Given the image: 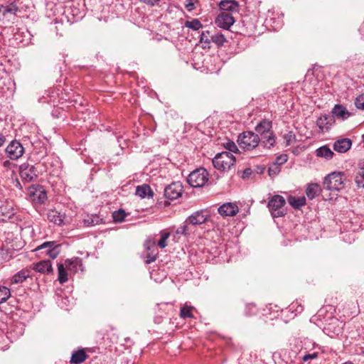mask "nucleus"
<instances>
[{
	"label": "nucleus",
	"instance_id": "obj_2",
	"mask_svg": "<svg viewBox=\"0 0 364 364\" xmlns=\"http://www.w3.org/2000/svg\"><path fill=\"white\" fill-rule=\"evenodd\" d=\"M259 136L252 132H244L238 136L240 147L245 151H252L259 146Z\"/></svg>",
	"mask_w": 364,
	"mask_h": 364
},
{
	"label": "nucleus",
	"instance_id": "obj_10",
	"mask_svg": "<svg viewBox=\"0 0 364 364\" xmlns=\"http://www.w3.org/2000/svg\"><path fill=\"white\" fill-rule=\"evenodd\" d=\"M215 23L218 27L228 30L233 25L235 19L231 14L223 12L217 16Z\"/></svg>",
	"mask_w": 364,
	"mask_h": 364
},
{
	"label": "nucleus",
	"instance_id": "obj_53",
	"mask_svg": "<svg viewBox=\"0 0 364 364\" xmlns=\"http://www.w3.org/2000/svg\"><path fill=\"white\" fill-rule=\"evenodd\" d=\"M9 164V161H6L4 162V166H6Z\"/></svg>",
	"mask_w": 364,
	"mask_h": 364
},
{
	"label": "nucleus",
	"instance_id": "obj_50",
	"mask_svg": "<svg viewBox=\"0 0 364 364\" xmlns=\"http://www.w3.org/2000/svg\"><path fill=\"white\" fill-rule=\"evenodd\" d=\"M141 2H144L146 4H149L150 6H154L156 4H157L159 0H139Z\"/></svg>",
	"mask_w": 364,
	"mask_h": 364
},
{
	"label": "nucleus",
	"instance_id": "obj_43",
	"mask_svg": "<svg viewBox=\"0 0 364 364\" xmlns=\"http://www.w3.org/2000/svg\"><path fill=\"white\" fill-rule=\"evenodd\" d=\"M355 105L357 108L364 109V93L355 99Z\"/></svg>",
	"mask_w": 364,
	"mask_h": 364
},
{
	"label": "nucleus",
	"instance_id": "obj_29",
	"mask_svg": "<svg viewBox=\"0 0 364 364\" xmlns=\"http://www.w3.org/2000/svg\"><path fill=\"white\" fill-rule=\"evenodd\" d=\"M102 218H101L99 215L95 214L87 215V218L83 220V223L85 225L89 227L98 225L102 222Z\"/></svg>",
	"mask_w": 364,
	"mask_h": 364
},
{
	"label": "nucleus",
	"instance_id": "obj_3",
	"mask_svg": "<svg viewBox=\"0 0 364 364\" xmlns=\"http://www.w3.org/2000/svg\"><path fill=\"white\" fill-rule=\"evenodd\" d=\"M235 157L230 152L218 153L213 159V164L215 168L220 171H228L235 163Z\"/></svg>",
	"mask_w": 364,
	"mask_h": 364
},
{
	"label": "nucleus",
	"instance_id": "obj_39",
	"mask_svg": "<svg viewBox=\"0 0 364 364\" xmlns=\"http://www.w3.org/2000/svg\"><path fill=\"white\" fill-rule=\"evenodd\" d=\"M126 213L124 210L119 209L112 213L113 219L115 222H122L126 217Z\"/></svg>",
	"mask_w": 364,
	"mask_h": 364
},
{
	"label": "nucleus",
	"instance_id": "obj_37",
	"mask_svg": "<svg viewBox=\"0 0 364 364\" xmlns=\"http://www.w3.org/2000/svg\"><path fill=\"white\" fill-rule=\"evenodd\" d=\"M193 307L188 306L187 305L183 306L181 308L180 316L183 318H193V315L191 312Z\"/></svg>",
	"mask_w": 364,
	"mask_h": 364
},
{
	"label": "nucleus",
	"instance_id": "obj_26",
	"mask_svg": "<svg viewBox=\"0 0 364 364\" xmlns=\"http://www.w3.org/2000/svg\"><path fill=\"white\" fill-rule=\"evenodd\" d=\"M287 201L289 205L295 209H299L306 204V198L304 196L296 198L295 196H289L287 198Z\"/></svg>",
	"mask_w": 364,
	"mask_h": 364
},
{
	"label": "nucleus",
	"instance_id": "obj_5",
	"mask_svg": "<svg viewBox=\"0 0 364 364\" xmlns=\"http://www.w3.org/2000/svg\"><path fill=\"white\" fill-rule=\"evenodd\" d=\"M285 203V199L279 195H275L269 200L268 202V208L273 218H278L284 215L285 213L282 208Z\"/></svg>",
	"mask_w": 364,
	"mask_h": 364
},
{
	"label": "nucleus",
	"instance_id": "obj_36",
	"mask_svg": "<svg viewBox=\"0 0 364 364\" xmlns=\"http://www.w3.org/2000/svg\"><path fill=\"white\" fill-rule=\"evenodd\" d=\"M10 296V289L6 287L0 286V304L6 301Z\"/></svg>",
	"mask_w": 364,
	"mask_h": 364
},
{
	"label": "nucleus",
	"instance_id": "obj_17",
	"mask_svg": "<svg viewBox=\"0 0 364 364\" xmlns=\"http://www.w3.org/2000/svg\"><path fill=\"white\" fill-rule=\"evenodd\" d=\"M352 145L349 139H342L336 141L333 144V149L339 153H345L350 149Z\"/></svg>",
	"mask_w": 364,
	"mask_h": 364
},
{
	"label": "nucleus",
	"instance_id": "obj_20",
	"mask_svg": "<svg viewBox=\"0 0 364 364\" xmlns=\"http://www.w3.org/2000/svg\"><path fill=\"white\" fill-rule=\"evenodd\" d=\"M332 114L333 116L343 120L348 119L350 116V113L341 105H336L332 109Z\"/></svg>",
	"mask_w": 364,
	"mask_h": 364
},
{
	"label": "nucleus",
	"instance_id": "obj_56",
	"mask_svg": "<svg viewBox=\"0 0 364 364\" xmlns=\"http://www.w3.org/2000/svg\"><path fill=\"white\" fill-rule=\"evenodd\" d=\"M0 13H2V11H0Z\"/></svg>",
	"mask_w": 364,
	"mask_h": 364
},
{
	"label": "nucleus",
	"instance_id": "obj_51",
	"mask_svg": "<svg viewBox=\"0 0 364 364\" xmlns=\"http://www.w3.org/2000/svg\"><path fill=\"white\" fill-rule=\"evenodd\" d=\"M252 174V170L251 168H246L243 171L242 178H247L249 177Z\"/></svg>",
	"mask_w": 364,
	"mask_h": 364
},
{
	"label": "nucleus",
	"instance_id": "obj_54",
	"mask_svg": "<svg viewBox=\"0 0 364 364\" xmlns=\"http://www.w3.org/2000/svg\"><path fill=\"white\" fill-rule=\"evenodd\" d=\"M343 364H354V363L351 361H347V362L343 363Z\"/></svg>",
	"mask_w": 364,
	"mask_h": 364
},
{
	"label": "nucleus",
	"instance_id": "obj_18",
	"mask_svg": "<svg viewBox=\"0 0 364 364\" xmlns=\"http://www.w3.org/2000/svg\"><path fill=\"white\" fill-rule=\"evenodd\" d=\"M20 1L17 0L14 2L7 5L6 6H1L0 7V11H2L3 15H5L7 13H11L14 15H17L18 12L21 11V8L20 7Z\"/></svg>",
	"mask_w": 364,
	"mask_h": 364
},
{
	"label": "nucleus",
	"instance_id": "obj_41",
	"mask_svg": "<svg viewBox=\"0 0 364 364\" xmlns=\"http://www.w3.org/2000/svg\"><path fill=\"white\" fill-rule=\"evenodd\" d=\"M256 307L252 304H249L246 305L245 310V314L246 316H251L256 314Z\"/></svg>",
	"mask_w": 364,
	"mask_h": 364
},
{
	"label": "nucleus",
	"instance_id": "obj_45",
	"mask_svg": "<svg viewBox=\"0 0 364 364\" xmlns=\"http://www.w3.org/2000/svg\"><path fill=\"white\" fill-rule=\"evenodd\" d=\"M225 148L231 152L237 153L238 148L233 141H229L226 144Z\"/></svg>",
	"mask_w": 364,
	"mask_h": 364
},
{
	"label": "nucleus",
	"instance_id": "obj_32",
	"mask_svg": "<svg viewBox=\"0 0 364 364\" xmlns=\"http://www.w3.org/2000/svg\"><path fill=\"white\" fill-rule=\"evenodd\" d=\"M58 281L60 284L65 283L68 278L67 272L63 264H58Z\"/></svg>",
	"mask_w": 364,
	"mask_h": 364
},
{
	"label": "nucleus",
	"instance_id": "obj_42",
	"mask_svg": "<svg viewBox=\"0 0 364 364\" xmlns=\"http://www.w3.org/2000/svg\"><path fill=\"white\" fill-rule=\"evenodd\" d=\"M279 171H280V168L277 164H273L268 169L269 175L271 177H274V176H277L279 173Z\"/></svg>",
	"mask_w": 364,
	"mask_h": 364
},
{
	"label": "nucleus",
	"instance_id": "obj_8",
	"mask_svg": "<svg viewBox=\"0 0 364 364\" xmlns=\"http://www.w3.org/2000/svg\"><path fill=\"white\" fill-rule=\"evenodd\" d=\"M6 152L10 159L16 160L23 155L24 148L19 141L14 140L7 146Z\"/></svg>",
	"mask_w": 364,
	"mask_h": 364
},
{
	"label": "nucleus",
	"instance_id": "obj_25",
	"mask_svg": "<svg viewBox=\"0 0 364 364\" xmlns=\"http://www.w3.org/2000/svg\"><path fill=\"white\" fill-rule=\"evenodd\" d=\"M316 155L318 157L329 160L333 158L334 153L326 145L322 146L316 150Z\"/></svg>",
	"mask_w": 364,
	"mask_h": 364
},
{
	"label": "nucleus",
	"instance_id": "obj_1",
	"mask_svg": "<svg viewBox=\"0 0 364 364\" xmlns=\"http://www.w3.org/2000/svg\"><path fill=\"white\" fill-rule=\"evenodd\" d=\"M346 177L342 172H332L326 176L323 186L329 191H340L344 188Z\"/></svg>",
	"mask_w": 364,
	"mask_h": 364
},
{
	"label": "nucleus",
	"instance_id": "obj_31",
	"mask_svg": "<svg viewBox=\"0 0 364 364\" xmlns=\"http://www.w3.org/2000/svg\"><path fill=\"white\" fill-rule=\"evenodd\" d=\"M151 193V190L148 185H142V186H138L136 187L135 194L137 196H139L141 198H144L146 196H149Z\"/></svg>",
	"mask_w": 364,
	"mask_h": 364
},
{
	"label": "nucleus",
	"instance_id": "obj_28",
	"mask_svg": "<svg viewBox=\"0 0 364 364\" xmlns=\"http://www.w3.org/2000/svg\"><path fill=\"white\" fill-rule=\"evenodd\" d=\"M65 264L67 266H68L70 269L73 270L75 272H77L78 269H80L81 271L83 270L82 268V259L78 257H75L70 259H68L65 261Z\"/></svg>",
	"mask_w": 364,
	"mask_h": 364
},
{
	"label": "nucleus",
	"instance_id": "obj_33",
	"mask_svg": "<svg viewBox=\"0 0 364 364\" xmlns=\"http://www.w3.org/2000/svg\"><path fill=\"white\" fill-rule=\"evenodd\" d=\"M226 41L225 37L221 33L211 34V42H213L218 46H223Z\"/></svg>",
	"mask_w": 364,
	"mask_h": 364
},
{
	"label": "nucleus",
	"instance_id": "obj_44",
	"mask_svg": "<svg viewBox=\"0 0 364 364\" xmlns=\"http://www.w3.org/2000/svg\"><path fill=\"white\" fill-rule=\"evenodd\" d=\"M284 139L286 142V145L289 146L295 139V135L291 132H289L284 135Z\"/></svg>",
	"mask_w": 364,
	"mask_h": 364
},
{
	"label": "nucleus",
	"instance_id": "obj_27",
	"mask_svg": "<svg viewBox=\"0 0 364 364\" xmlns=\"http://www.w3.org/2000/svg\"><path fill=\"white\" fill-rule=\"evenodd\" d=\"M87 355L85 352L84 350H79L77 351L74 352L72 354L71 358H70V363H75V364H80L82 363L87 358Z\"/></svg>",
	"mask_w": 364,
	"mask_h": 364
},
{
	"label": "nucleus",
	"instance_id": "obj_16",
	"mask_svg": "<svg viewBox=\"0 0 364 364\" xmlns=\"http://www.w3.org/2000/svg\"><path fill=\"white\" fill-rule=\"evenodd\" d=\"M33 269L42 274H49L53 272L52 264L50 260H42L33 264Z\"/></svg>",
	"mask_w": 364,
	"mask_h": 364
},
{
	"label": "nucleus",
	"instance_id": "obj_11",
	"mask_svg": "<svg viewBox=\"0 0 364 364\" xmlns=\"http://www.w3.org/2000/svg\"><path fill=\"white\" fill-rule=\"evenodd\" d=\"M156 241L154 239L148 238L144 242V247L147 250L146 255V264H150L154 262L158 255V252H155Z\"/></svg>",
	"mask_w": 364,
	"mask_h": 364
},
{
	"label": "nucleus",
	"instance_id": "obj_40",
	"mask_svg": "<svg viewBox=\"0 0 364 364\" xmlns=\"http://www.w3.org/2000/svg\"><path fill=\"white\" fill-rule=\"evenodd\" d=\"M170 236L169 232H161V238L159 240L157 245L161 249H164L167 246V240Z\"/></svg>",
	"mask_w": 364,
	"mask_h": 364
},
{
	"label": "nucleus",
	"instance_id": "obj_49",
	"mask_svg": "<svg viewBox=\"0 0 364 364\" xmlns=\"http://www.w3.org/2000/svg\"><path fill=\"white\" fill-rule=\"evenodd\" d=\"M318 353H313L306 354L303 357V360L304 361H308L310 359L316 358L318 357Z\"/></svg>",
	"mask_w": 364,
	"mask_h": 364
},
{
	"label": "nucleus",
	"instance_id": "obj_46",
	"mask_svg": "<svg viewBox=\"0 0 364 364\" xmlns=\"http://www.w3.org/2000/svg\"><path fill=\"white\" fill-rule=\"evenodd\" d=\"M287 155L282 154L276 159V162L274 164H277L279 166V165L284 164L287 161Z\"/></svg>",
	"mask_w": 364,
	"mask_h": 364
},
{
	"label": "nucleus",
	"instance_id": "obj_55",
	"mask_svg": "<svg viewBox=\"0 0 364 364\" xmlns=\"http://www.w3.org/2000/svg\"><path fill=\"white\" fill-rule=\"evenodd\" d=\"M0 13H2V11H0Z\"/></svg>",
	"mask_w": 364,
	"mask_h": 364
},
{
	"label": "nucleus",
	"instance_id": "obj_34",
	"mask_svg": "<svg viewBox=\"0 0 364 364\" xmlns=\"http://www.w3.org/2000/svg\"><path fill=\"white\" fill-rule=\"evenodd\" d=\"M184 25L186 28L193 31H198L203 27V24L197 18L193 19L192 21H186Z\"/></svg>",
	"mask_w": 364,
	"mask_h": 364
},
{
	"label": "nucleus",
	"instance_id": "obj_9",
	"mask_svg": "<svg viewBox=\"0 0 364 364\" xmlns=\"http://www.w3.org/2000/svg\"><path fill=\"white\" fill-rule=\"evenodd\" d=\"M183 192V186L180 182H174L167 186L164 189V196L169 200H176Z\"/></svg>",
	"mask_w": 364,
	"mask_h": 364
},
{
	"label": "nucleus",
	"instance_id": "obj_13",
	"mask_svg": "<svg viewBox=\"0 0 364 364\" xmlns=\"http://www.w3.org/2000/svg\"><path fill=\"white\" fill-rule=\"evenodd\" d=\"M208 220V215L205 214L204 211L200 210L196 211L190 215L186 220V223H188L193 225H201L205 223Z\"/></svg>",
	"mask_w": 364,
	"mask_h": 364
},
{
	"label": "nucleus",
	"instance_id": "obj_48",
	"mask_svg": "<svg viewBox=\"0 0 364 364\" xmlns=\"http://www.w3.org/2000/svg\"><path fill=\"white\" fill-rule=\"evenodd\" d=\"M196 0H186L185 4V7L189 11H192L194 9L195 2Z\"/></svg>",
	"mask_w": 364,
	"mask_h": 364
},
{
	"label": "nucleus",
	"instance_id": "obj_30",
	"mask_svg": "<svg viewBox=\"0 0 364 364\" xmlns=\"http://www.w3.org/2000/svg\"><path fill=\"white\" fill-rule=\"evenodd\" d=\"M320 188L318 184L311 183L307 187L306 194L309 199L312 200L318 194Z\"/></svg>",
	"mask_w": 364,
	"mask_h": 364
},
{
	"label": "nucleus",
	"instance_id": "obj_21",
	"mask_svg": "<svg viewBox=\"0 0 364 364\" xmlns=\"http://www.w3.org/2000/svg\"><path fill=\"white\" fill-rule=\"evenodd\" d=\"M31 271L28 269H23L15 274L11 279V284H20L23 282L30 277Z\"/></svg>",
	"mask_w": 364,
	"mask_h": 364
},
{
	"label": "nucleus",
	"instance_id": "obj_24",
	"mask_svg": "<svg viewBox=\"0 0 364 364\" xmlns=\"http://www.w3.org/2000/svg\"><path fill=\"white\" fill-rule=\"evenodd\" d=\"M271 128L272 122L270 121L262 120L256 126L255 130L259 136H262V135H264L267 132H272Z\"/></svg>",
	"mask_w": 364,
	"mask_h": 364
},
{
	"label": "nucleus",
	"instance_id": "obj_52",
	"mask_svg": "<svg viewBox=\"0 0 364 364\" xmlns=\"http://www.w3.org/2000/svg\"><path fill=\"white\" fill-rule=\"evenodd\" d=\"M6 141V136L5 135L0 132V147L5 143Z\"/></svg>",
	"mask_w": 364,
	"mask_h": 364
},
{
	"label": "nucleus",
	"instance_id": "obj_7",
	"mask_svg": "<svg viewBox=\"0 0 364 364\" xmlns=\"http://www.w3.org/2000/svg\"><path fill=\"white\" fill-rule=\"evenodd\" d=\"M30 199L35 203H43L47 200L46 190L42 186H31L28 189Z\"/></svg>",
	"mask_w": 364,
	"mask_h": 364
},
{
	"label": "nucleus",
	"instance_id": "obj_12",
	"mask_svg": "<svg viewBox=\"0 0 364 364\" xmlns=\"http://www.w3.org/2000/svg\"><path fill=\"white\" fill-rule=\"evenodd\" d=\"M46 249V254L52 259H55L60 253L59 245L55 241L45 242L38 246L36 250Z\"/></svg>",
	"mask_w": 364,
	"mask_h": 364
},
{
	"label": "nucleus",
	"instance_id": "obj_23",
	"mask_svg": "<svg viewBox=\"0 0 364 364\" xmlns=\"http://www.w3.org/2000/svg\"><path fill=\"white\" fill-rule=\"evenodd\" d=\"M220 9L223 11H236L239 4L235 0H223L219 4Z\"/></svg>",
	"mask_w": 364,
	"mask_h": 364
},
{
	"label": "nucleus",
	"instance_id": "obj_6",
	"mask_svg": "<svg viewBox=\"0 0 364 364\" xmlns=\"http://www.w3.org/2000/svg\"><path fill=\"white\" fill-rule=\"evenodd\" d=\"M19 173L22 181L26 183L36 181L38 176V172L35 166L28 163H23L20 166Z\"/></svg>",
	"mask_w": 364,
	"mask_h": 364
},
{
	"label": "nucleus",
	"instance_id": "obj_15",
	"mask_svg": "<svg viewBox=\"0 0 364 364\" xmlns=\"http://www.w3.org/2000/svg\"><path fill=\"white\" fill-rule=\"evenodd\" d=\"M333 122V116L323 115L317 119L316 124L321 131L324 132L328 131Z\"/></svg>",
	"mask_w": 364,
	"mask_h": 364
},
{
	"label": "nucleus",
	"instance_id": "obj_19",
	"mask_svg": "<svg viewBox=\"0 0 364 364\" xmlns=\"http://www.w3.org/2000/svg\"><path fill=\"white\" fill-rule=\"evenodd\" d=\"M259 143L264 148L270 149L275 144V136L273 132H267L262 136H259Z\"/></svg>",
	"mask_w": 364,
	"mask_h": 364
},
{
	"label": "nucleus",
	"instance_id": "obj_35",
	"mask_svg": "<svg viewBox=\"0 0 364 364\" xmlns=\"http://www.w3.org/2000/svg\"><path fill=\"white\" fill-rule=\"evenodd\" d=\"M355 181L358 187L364 188V167L358 169Z\"/></svg>",
	"mask_w": 364,
	"mask_h": 364
},
{
	"label": "nucleus",
	"instance_id": "obj_4",
	"mask_svg": "<svg viewBox=\"0 0 364 364\" xmlns=\"http://www.w3.org/2000/svg\"><path fill=\"white\" fill-rule=\"evenodd\" d=\"M208 176L209 174L206 169L197 168L188 175L187 182L193 188H200L208 183Z\"/></svg>",
	"mask_w": 364,
	"mask_h": 364
},
{
	"label": "nucleus",
	"instance_id": "obj_47",
	"mask_svg": "<svg viewBox=\"0 0 364 364\" xmlns=\"http://www.w3.org/2000/svg\"><path fill=\"white\" fill-rule=\"evenodd\" d=\"M188 233V225L184 224L181 225L176 230V234L178 235H186Z\"/></svg>",
	"mask_w": 364,
	"mask_h": 364
},
{
	"label": "nucleus",
	"instance_id": "obj_22",
	"mask_svg": "<svg viewBox=\"0 0 364 364\" xmlns=\"http://www.w3.org/2000/svg\"><path fill=\"white\" fill-rule=\"evenodd\" d=\"M47 218L50 222L60 225L63 223L64 215L55 210H50L48 212Z\"/></svg>",
	"mask_w": 364,
	"mask_h": 364
},
{
	"label": "nucleus",
	"instance_id": "obj_14",
	"mask_svg": "<svg viewBox=\"0 0 364 364\" xmlns=\"http://www.w3.org/2000/svg\"><path fill=\"white\" fill-rule=\"evenodd\" d=\"M238 211V207L232 203H225L218 208V213L223 216H234Z\"/></svg>",
	"mask_w": 364,
	"mask_h": 364
},
{
	"label": "nucleus",
	"instance_id": "obj_38",
	"mask_svg": "<svg viewBox=\"0 0 364 364\" xmlns=\"http://www.w3.org/2000/svg\"><path fill=\"white\" fill-rule=\"evenodd\" d=\"M211 34L213 33L210 31H203L200 36V42L208 46L211 42Z\"/></svg>",
	"mask_w": 364,
	"mask_h": 364
}]
</instances>
